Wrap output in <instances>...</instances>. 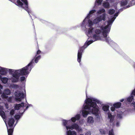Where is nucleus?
Returning a JSON list of instances; mask_svg holds the SVG:
<instances>
[{"mask_svg": "<svg viewBox=\"0 0 135 135\" xmlns=\"http://www.w3.org/2000/svg\"><path fill=\"white\" fill-rule=\"evenodd\" d=\"M95 102H96L98 104H102L101 101L94 98L90 97L86 99L85 101L86 105L83 106L82 108L83 109L82 110V115L84 117H86L88 114L91 113V112L89 111V109L93 104Z\"/></svg>", "mask_w": 135, "mask_h": 135, "instance_id": "4", "label": "nucleus"}, {"mask_svg": "<svg viewBox=\"0 0 135 135\" xmlns=\"http://www.w3.org/2000/svg\"><path fill=\"white\" fill-rule=\"evenodd\" d=\"M94 120L93 117L91 116L88 117L86 119V125L87 126H90L93 125L94 123Z\"/></svg>", "mask_w": 135, "mask_h": 135, "instance_id": "13", "label": "nucleus"}, {"mask_svg": "<svg viewBox=\"0 0 135 135\" xmlns=\"http://www.w3.org/2000/svg\"><path fill=\"white\" fill-rule=\"evenodd\" d=\"M71 123L70 120L68 121L64 120L63 122V126L65 127L67 131L66 134L67 135H76V132L74 131H71L70 130L75 129L78 132H81L82 129L79 127L78 124L74 123L71 126L69 124Z\"/></svg>", "mask_w": 135, "mask_h": 135, "instance_id": "5", "label": "nucleus"}, {"mask_svg": "<svg viewBox=\"0 0 135 135\" xmlns=\"http://www.w3.org/2000/svg\"><path fill=\"white\" fill-rule=\"evenodd\" d=\"M128 0H122L120 1L121 6H123L127 5L128 3Z\"/></svg>", "mask_w": 135, "mask_h": 135, "instance_id": "20", "label": "nucleus"}, {"mask_svg": "<svg viewBox=\"0 0 135 135\" xmlns=\"http://www.w3.org/2000/svg\"><path fill=\"white\" fill-rule=\"evenodd\" d=\"M10 88L17 89L19 88L18 85L16 84H11L9 86Z\"/></svg>", "mask_w": 135, "mask_h": 135, "instance_id": "23", "label": "nucleus"}, {"mask_svg": "<svg viewBox=\"0 0 135 135\" xmlns=\"http://www.w3.org/2000/svg\"><path fill=\"white\" fill-rule=\"evenodd\" d=\"M41 56L40 55L37 56V55H36L34 59H33L32 61L30 62L28 65L26 67H27L28 68L30 67L31 68V70L33 68L32 66V64L33 62L34 61L36 63H37L38 60L40 59Z\"/></svg>", "mask_w": 135, "mask_h": 135, "instance_id": "10", "label": "nucleus"}, {"mask_svg": "<svg viewBox=\"0 0 135 135\" xmlns=\"http://www.w3.org/2000/svg\"><path fill=\"white\" fill-rule=\"evenodd\" d=\"M3 107L2 106H0V115L3 118L4 121H5V120H6V116L5 115V113L4 112L1 110L3 109Z\"/></svg>", "mask_w": 135, "mask_h": 135, "instance_id": "16", "label": "nucleus"}, {"mask_svg": "<svg viewBox=\"0 0 135 135\" xmlns=\"http://www.w3.org/2000/svg\"><path fill=\"white\" fill-rule=\"evenodd\" d=\"M22 114H21V115H22Z\"/></svg>", "mask_w": 135, "mask_h": 135, "instance_id": "47", "label": "nucleus"}, {"mask_svg": "<svg viewBox=\"0 0 135 135\" xmlns=\"http://www.w3.org/2000/svg\"><path fill=\"white\" fill-rule=\"evenodd\" d=\"M109 135H114L113 130L112 129L109 131Z\"/></svg>", "mask_w": 135, "mask_h": 135, "instance_id": "29", "label": "nucleus"}, {"mask_svg": "<svg viewBox=\"0 0 135 135\" xmlns=\"http://www.w3.org/2000/svg\"><path fill=\"white\" fill-rule=\"evenodd\" d=\"M102 0H96L95 3H97L98 5H100L102 4Z\"/></svg>", "mask_w": 135, "mask_h": 135, "instance_id": "26", "label": "nucleus"}, {"mask_svg": "<svg viewBox=\"0 0 135 135\" xmlns=\"http://www.w3.org/2000/svg\"><path fill=\"white\" fill-rule=\"evenodd\" d=\"M96 11L95 9L90 10L87 14L86 16L83 21L81 24L82 27H85L86 29L88 28L93 27L92 26L94 24H97L102 21H105L107 18V15L105 13V10L103 8H102L97 11V14L102 15L98 16L97 17L92 21L90 18L92 16V15Z\"/></svg>", "mask_w": 135, "mask_h": 135, "instance_id": "2", "label": "nucleus"}, {"mask_svg": "<svg viewBox=\"0 0 135 135\" xmlns=\"http://www.w3.org/2000/svg\"><path fill=\"white\" fill-rule=\"evenodd\" d=\"M3 89V86L0 84V94L2 93L1 90Z\"/></svg>", "mask_w": 135, "mask_h": 135, "instance_id": "37", "label": "nucleus"}, {"mask_svg": "<svg viewBox=\"0 0 135 135\" xmlns=\"http://www.w3.org/2000/svg\"><path fill=\"white\" fill-rule=\"evenodd\" d=\"M97 102H95L91 106L89 109V111L91 113L95 115L96 118L98 119L100 118V115L99 113V107L97 106Z\"/></svg>", "mask_w": 135, "mask_h": 135, "instance_id": "6", "label": "nucleus"}, {"mask_svg": "<svg viewBox=\"0 0 135 135\" xmlns=\"http://www.w3.org/2000/svg\"><path fill=\"white\" fill-rule=\"evenodd\" d=\"M106 1H108L109 0H105Z\"/></svg>", "mask_w": 135, "mask_h": 135, "instance_id": "44", "label": "nucleus"}, {"mask_svg": "<svg viewBox=\"0 0 135 135\" xmlns=\"http://www.w3.org/2000/svg\"><path fill=\"white\" fill-rule=\"evenodd\" d=\"M108 119L110 123V125H113L114 123V117L109 112H108Z\"/></svg>", "mask_w": 135, "mask_h": 135, "instance_id": "14", "label": "nucleus"}, {"mask_svg": "<svg viewBox=\"0 0 135 135\" xmlns=\"http://www.w3.org/2000/svg\"><path fill=\"white\" fill-rule=\"evenodd\" d=\"M24 106V103H22L21 104H16L15 106V108L16 110H18L21 107H22Z\"/></svg>", "mask_w": 135, "mask_h": 135, "instance_id": "17", "label": "nucleus"}, {"mask_svg": "<svg viewBox=\"0 0 135 135\" xmlns=\"http://www.w3.org/2000/svg\"><path fill=\"white\" fill-rule=\"evenodd\" d=\"M9 0L15 3L16 5L19 7L23 8L28 12V2L27 0H21L24 3V4L20 0H17L16 2H15V0Z\"/></svg>", "mask_w": 135, "mask_h": 135, "instance_id": "7", "label": "nucleus"}, {"mask_svg": "<svg viewBox=\"0 0 135 135\" xmlns=\"http://www.w3.org/2000/svg\"><path fill=\"white\" fill-rule=\"evenodd\" d=\"M120 124V122H116V126L118 127L119 126Z\"/></svg>", "mask_w": 135, "mask_h": 135, "instance_id": "36", "label": "nucleus"}, {"mask_svg": "<svg viewBox=\"0 0 135 135\" xmlns=\"http://www.w3.org/2000/svg\"><path fill=\"white\" fill-rule=\"evenodd\" d=\"M6 124L7 127L8 135H12L13 129L12 128L13 127V124L15 120L13 118H9L8 121V126L6 124V122L5 120L4 121Z\"/></svg>", "mask_w": 135, "mask_h": 135, "instance_id": "8", "label": "nucleus"}, {"mask_svg": "<svg viewBox=\"0 0 135 135\" xmlns=\"http://www.w3.org/2000/svg\"><path fill=\"white\" fill-rule=\"evenodd\" d=\"M86 97H87V96L86 95Z\"/></svg>", "mask_w": 135, "mask_h": 135, "instance_id": "49", "label": "nucleus"}, {"mask_svg": "<svg viewBox=\"0 0 135 135\" xmlns=\"http://www.w3.org/2000/svg\"><path fill=\"white\" fill-rule=\"evenodd\" d=\"M132 104H133V105H134L135 104V102H134V103H132Z\"/></svg>", "mask_w": 135, "mask_h": 135, "instance_id": "42", "label": "nucleus"}, {"mask_svg": "<svg viewBox=\"0 0 135 135\" xmlns=\"http://www.w3.org/2000/svg\"><path fill=\"white\" fill-rule=\"evenodd\" d=\"M80 114H77L74 117H72L69 120H64L62 121V124L63 125V122L64 120L68 121L70 120L71 123L69 124V125L71 126L73 124L72 122L74 123L76 120H79L80 118Z\"/></svg>", "mask_w": 135, "mask_h": 135, "instance_id": "11", "label": "nucleus"}, {"mask_svg": "<svg viewBox=\"0 0 135 135\" xmlns=\"http://www.w3.org/2000/svg\"><path fill=\"white\" fill-rule=\"evenodd\" d=\"M124 100V99H121L120 100V101L121 102H123Z\"/></svg>", "mask_w": 135, "mask_h": 135, "instance_id": "39", "label": "nucleus"}, {"mask_svg": "<svg viewBox=\"0 0 135 135\" xmlns=\"http://www.w3.org/2000/svg\"><path fill=\"white\" fill-rule=\"evenodd\" d=\"M12 97H9L7 99V100L8 102H11L12 101Z\"/></svg>", "mask_w": 135, "mask_h": 135, "instance_id": "31", "label": "nucleus"}, {"mask_svg": "<svg viewBox=\"0 0 135 135\" xmlns=\"http://www.w3.org/2000/svg\"><path fill=\"white\" fill-rule=\"evenodd\" d=\"M5 105L6 108H8V104L7 103H6Z\"/></svg>", "mask_w": 135, "mask_h": 135, "instance_id": "38", "label": "nucleus"}, {"mask_svg": "<svg viewBox=\"0 0 135 135\" xmlns=\"http://www.w3.org/2000/svg\"><path fill=\"white\" fill-rule=\"evenodd\" d=\"M115 11L114 9H110L108 11V13L110 15H112L114 14Z\"/></svg>", "mask_w": 135, "mask_h": 135, "instance_id": "25", "label": "nucleus"}, {"mask_svg": "<svg viewBox=\"0 0 135 135\" xmlns=\"http://www.w3.org/2000/svg\"><path fill=\"white\" fill-rule=\"evenodd\" d=\"M101 134H105L106 132L104 129H100L99 130Z\"/></svg>", "mask_w": 135, "mask_h": 135, "instance_id": "27", "label": "nucleus"}, {"mask_svg": "<svg viewBox=\"0 0 135 135\" xmlns=\"http://www.w3.org/2000/svg\"><path fill=\"white\" fill-rule=\"evenodd\" d=\"M41 53V51L40 50H38L37 52L36 55L37 56L40 55L39 54Z\"/></svg>", "mask_w": 135, "mask_h": 135, "instance_id": "35", "label": "nucleus"}, {"mask_svg": "<svg viewBox=\"0 0 135 135\" xmlns=\"http://www.w3.org/2000/svg\"><path fill=\"white\" fill-rule=\"evenodd\" d=\"M17 121L16 122V124H15V125H16V124H17Z\"/></svg>", "mask_w": 135, "mask_h": 135, "instance_id": "43", "label": "nucleus"}, {"mask_svg": "<svg viewBox=\"0 0 135 135\" xmlns=\"http://www.w3.org/2000/svg\"><path fill=\"white\" fill-rule=\"evenodd\" d=\"M15 96V99L17 102H20L23 99L24 97V95L23 93H21L19 91H16L14 93Z\"/></svg>", "mask_w": 135, "mask_h": 135, "instance_id": "9", "label": "nucleus"}, {"mask_svg": "<svg viewBox=\"0 0 135 135\" xmlns=\"http://www.w3.org/2000/svg\"><path fill=\"white\" fill-rule=\"evenodd\" d=\"M109 106L108 105H103L102 107L103 110L105 112H107L109 110Z\"/></svg>", "mask_w": 135, "mask_h": 135, "instance_id": "21", "label": "nucleus"}, {"mask_svg": "<svg viewBox=\"0 0 135 135\" xmlns=\"http://www.w3.org/2000/svg\"><path fill=\"white\" fill-rule=\"evenodd\" d=\"M102 6L105 8H108L110 7V4L109 2L104 1L102 3Z\"/></svg>", "mask_w": 135, "mask_h": 135, "instance_id": "18", "label": "nucleus"}, {"mask_svg": "<svg viewBox=\"0 0 135 135\" xmlns=\"http://www.w3.org/2000/svg\"><path fill=\"white\" fill-rule=\"evenodd\" d=\"M85 135H91V132L90 131H88L85 134Z\"/></svg>", "mask_w": 135, "mask_h": 135, "instance_id": "34", "label": "nucleus"}, {"mask_svg": "<svg viewBox=\"0 0 135 135\" xmlns=\"http://www.w3.org/2000/svg\"><path fill=\"white\" fill-rule=\"evenodd\" d=\"M134 99V97L133 96L131 95L128 97L127 99V101L130 102H131Z\"/></svg>", "mask_w": 135, "mask_h": 135, "instance_id": "24", "label": "nucleus"}, {"mask_svg": "<svg viewBox=\"0 0 135 135\" xmlns=\"http://www.w3.org/2000/svg\"><path fill=\"white\" fill-rule=\"evenodd\" d=\"M131 95H135V89L133 90L131 93Z\"/></svg>", "mask_w": 135, "mask_h": 135, "instance_id": "33", "label": "nucleus"}, {"mask_svg": "<svg viewBox=\"0 0 135 135\" xmlns=\"http://www.w3.org/2000/svg\"><path fill=\"white\" fill-rule=\"evenodd\" d=\"M31 71L30 67H25L21 69L15 70L8 69L0 66V74L4 75L7 71H9V74L12 76L13 78L11 80L12 82H17L20 76L28 74Z\"/></svg>", "mask_w": 135, "mask_h": 135, "instance_id": "3", "label": "nucleus"}, {"mask_svg": "<svg viewBox=\"0 0 135 135\" xmlns=\"http://www.w3.org/2000/svg\"><path fill=\"white\" fill-rule=\"evenodd\" d=\"M134 109L135 110V105L134 106Z\"/></svg>", "mask_w": 135, "mask_h": 135, "instance_id": "45", "label": "nucleus"}, {"mask_svg": "<svg viewBox=\"0 0 135 135\" xmlns=\"http://www.w3.org/2000/svg\"><path fill=\"white\" fill-rule=\"evenodd\" d=\"M15 110L14 109H12L11 110L10 112V114L11 115H13L14 113Z\"/></svg>", "mask_w": 135, "mask_h": 135, "instance_id": "32", "label": "nucleus"}, {"mask_svg": "<svg viewBox=\"0 0 135 135\" xmlns=\"http://www.w3.org/2000/svg\"><path fill=\"white\" fill-rule=\"evenodd\" d=\"M28 107V106H27L26 107V109H27Z\"/></svg>", "mask_w": 135, "mask_h": 135, "instance_id": "41", "label": "nucleus"}, {"mask_svg": "<svg viewBox=\"0 0 135 135\" xmlns=\"http://www.w3.org/2000/svg\"><path fill=\"white\" fill-rule=\"evenodd\" d=\"M118 15V12L115 13L114 16L107 22V24L106 25L104 26V23L95 28L90 27L87 29L86 32L89 38L84 45L78 50L77 61L79 62L80 64L83 50L96 41L100 40L105 41L111 46H113V45H116L107 36V34L109 33L112 24Z\"/></svg>", "mask_w": 135, "mask_h": 135, "instance_id": "1", "label": "nucleus"}, {"mask_svg": "<svg viewBox=\"0 0 135 135\" xmlns=\"http://www.w3.org/2000/svg\"><path fill=\"white\" fill-rule=\"evenodd\" d=\"M2 78V76H1L0 75V80H1V78Z\"/></svg>", "mask_w": 135, "mask_h": 135, "instance_id": "40", "label": "nucleus"}, {"mask_svg": "<svg viewBox=\"0 0 135 135\" xmlns=\"http://www.w3.org/2000/svg\"><path fill=\"white\" fill-rule=\"evenodd\" d=\"M122 103L120 102H118L114 103L113 104V106L110 108V109L113 112L115 111V108H118L120 107Z\"/></svg>", "mask_w": 135, "mask_h": 135, "instance_id": "15", "label": "nucleus"}, {"mask_svg": "<svg viewBox=\"0 0 135 135\" xmlns=\"http://www.w3.org/2000/svg\"><path fill=\"white\" fill-rule=\"evenodd\" d=\"M11 93V91L9 89H6L4 90V92L1 95L2 97L3 98H7L8 97L7 95H9Z\"/></svg>", "mask_w": 135, "mask_h": 135, "instance_id": "12", "label": "nucleus"}, {"mask_svg": "<svg viewBox=\"0 0 135 135\" xmlns=\"http://www.w3.org/2000/svg\"><path fill=\"white\" fill-rule=\"evenodd\" d=\"M26 78L25 77L22 76L20 78V80L21 81H24L25 80Z\"/></svg>", "mask_w": 135, "mask_h": 135, "instance_id": "30", "label": "nucleus"}, {"mask_svg": "<svg viewBox=\"0 0 135 135\" xmlns=\"http://www.w3.org/2000/svg\"><path fill=\"white\" fill-rule=\"evenodd\" d=\"M8 80V78L6 77L2 78L1 80L3 83L4 84L7 83Z\"/></svg>", "mask_w": 135, "mask_h": 135, "instance_id": "22", "label": "nucleus"}, {"mask_svg": "<svg viewBox=\"0 0 135 135\" xmlns=\"http://www.w3.org/2000/svg\"><path fill=\"white\" fill-rule=\"evenodd\" d=\"M123 116V113L121 111H119L117 114V118L119 119H122Z\"/></svg>", "mask_w": 135, "mask_h": 135, "instance_id": "19", "label": "nucleus"}, {"mask_svg": "<svg viewBox=\"0 0 135 135\" xmlns=\"http://www.w3.org/2000/svg\"><path fill=\"white\" fill-rule=\"evenodd\" d=\"M115 8H116V7H115Z\"/></svg>", "mask_w": 135, "mask_h": 135, "instance_id": "48", "label": "nucleus"}, {"mask_svg": "<svg viewBox=\"0 0 135 135\" xmlns=\"http://www.w3.org/2000/svg\"><path fill=\"white\" fill-rule=\"evenodd\" d=\"M80 135H83V134H80Z\"/></svg>", "mask_w": 135, "mask_h": 135, "instance_id": "46", "label": "nucleus"}, {"mask_svg": "<svg viewBox=\"0 0 135 135\" xmlns=\"http://www.w3.org/2000/svg\"><path fill=\"white\" fill-rule=\"evenodd\" d=\"M21 117V115L19 114L16 115L15 116V118L17 120H18Z\"/></svg>", "mask_w": 135, "mask_h": 135, "instance_id": "28", "label": "nucleus"}]
</instances>
